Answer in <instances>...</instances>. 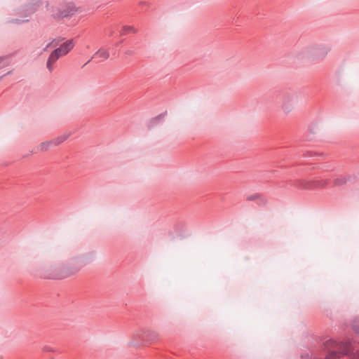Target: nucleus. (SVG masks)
<instances>
[{
	"instance_id": "1",
	"label": "nucleus",
	"mask_w": 359,
	"mask_h": 359,
	"mask_svg": "<svg viewBox=\"0 0 359 359\" xmlns=\"http://www.w3.org/2000/svg\"><path fill=\"white\" fill-rule=\"evenodd\" d=\"M74 46L73 40H68L63 43L59 48L53 50L50 55L46 67L50 72L53 69V64L62 56L67 55Z\"/></svg>"
},
{
	"instance_id": "2",
	"label": "nucleus",
	"mask_w": 359,
	"mask_h": 359,
	"mask_svg": "<svg viewBox=\"0 0 359 359\" xmlns=\"http://www.w3.org/2000/svg\"><path fill=\"white\" fill-rule=\"evenodd\" d=\"M306 50L313 57L324 58L327 55L330 48L326 46H310Z\"/></svg>"
},
{
	"instance_id": "3",
	"label": "nucleus",
	"mask_w": 359,
	"mask_h": 359,
	"mask_svg": "<svg viewBox=\"0 0 359 359\" xmlns=\"http://www.w3.org/2000/svg\"><path fill=\"white\" fill-rule=\"evenodd\" d=\"M325 346L329 351V353L326 356V359H335L337 357L336 350H341L342 344L330 339L325 343Z\"/></svg>"
},
{
	"instance_id": "4",
	"label": "nucleus",
	"mask_w": 359,
	"mask_h": 359,
	"mask_svg": "<svg viewBox=\"0 0 359 359\" xmlns=\"http://www.w3.org/2000/svg\"><path fill=\"white\" fill-rule=\"evenodd\" d=\"M294 99L292 96L285 97L282 101L281 109L285 114L290 113L294 108Z\"/></svg>"
},
{
	"instance_id": "5",
	"label": "nucleus",
	"mask_w": 359,
	"mask_h": 359,
	"mask_svg": "<svg viewBox=\"0 0 359 359\" xmlns=\"http://www.w3.org/2000/svg\"><path fill=\"white\" fill-rule=\"evenodd\" d=\"M96 57H98L102 60H107L109 57V53L106 49L100 48L94 54L91 59H93Z\"/></svg>"
},
{
	"instance_id": "6",
	"label": "nucleus",
	"mask_w": 359,
	"mask_h": 359,
	"mask_svg": "<svg viewBox=\"0 0 359 359\" xmlns=\"http://www.w3.org/2000/svg\"><path fill=\"white\" fill-rule=\"evenodd\" d=\"M53 144L51 140L50 141H47V142H43L41 143L40 145H39V149L43 151H47L48 150L50 147H53Z\"/></svg>"
},
{
	"instance_id": "7",
	"label": "nucleus",
	"mask_w": 359,
	"mask_h": 359,
	"mask_svg": "<svg viewBox=\"0 0 359 359\" xmlns=\"http://www.w3.org/2000/svg\"><path fill=\"white\" fill-rule=\"evenodd\" d=\"M67 138V137L66 135H62V136L58 137L54 140H52L51 141L54 146H57V145L62 143L63 142H65Z\"/></svg>"
},
{
	"instance_id": "8",
	"label": "nucleus",
	"mask_w": 359,
	"mask_h": 359,
	"mask_svg": "<svg viewBox=\"0 0 359 359\" xmlns=\"http://www.w3.org/2000/svg\"><path fill=\"white\" fill-rule=\"evenodd\" d=\"M136 30L131 26H123L121 31V34L124 35L129 32H135Z\"/></svg>"
},
{
	"instance_id": "9",
	"label": "nucleus",
	"mask_w": 359,
	"mask_h": 359,
	"mask_svg": "<svg viewBox=\"0 0 359 359\" xmlns=\"http://www.w3.org/2000/svg\"><path fill=\"white\" fill-rule=\"evenodd\" d=\"M50 46H53V47H55V41H52L51 43H48V44L46 46V47L45 50L48 49V48L49 47H50Z\"/></svg>"
},
{
	"instance_id": "10",
	"label": "nucleus",
	"mask_w": 359,
	"mask_h": 359,
	"mask_svg": "<svg viewBox=\"0 0 359 359\" xmlns=\"http://www.w3.org/2000/svg\"><path fill=\"white\" fill-rule=\"evenodd\" d=\"M353 359H359V351L353 355Z\"/></svg>"
},
{
	"instance_id": "11",
	"label": "nucleus",
	"mask_w": 359,
	"mask_h": 359,
	"mask_svg": "<svg viewBox=\"0 0 359 359\" xmlns=\"http://www.w3.org/2000/svg\"><path fill=\"white\" fill-rule=\"evenodd\" d=\"M354 328H355V331H356V332H359V326H358V327H357V325H354Z\"/></svg>"
},
{
	"instance_id": "12",
	"label": "nucleus",
	"mask_w": 359,
	"mask_h": 359,
	"mask_svg": "<svg viewBox=\"0 0 359 359\" xmlns=\"http://www.w3.org/2000/svg\"><path fill=\"white\" fill-rule=\"evenodd\" d=\"M335 184H337V185H338V184H340V183H339V180H336V181H335Z\"/></svg>"
},
{
	"instance_id": "13",
	"label": "nucleus",
	"mask_w": 359,
	"mask_h": 359,
	"mask_svg": "<svg viewBox=\"0 0 359 359\" xmlns=\"http://www.w3.org/2000/svg\"><path fill=\"white\" fill-rule=\"evenodd\" d=\"M250 200L255 199V197L249 198Z\"/></svg>"
},
{
	"instance_id": "14",
	"label": "nucleus",
	"mask_w": 359,
	"mask_h": 359,
	"mask_svg": "<svg viewBox=\"0 0 359 359\" xmlns=\"http://www.w3.org/2000/svg\"><path fill=\"white\" fill-rule=\"evenodd\" d=\"M250 200L255 199V197L249 198Z\"/></svg>"
},
{
	"instance_id": "15",
	"label": "nucleus",
	"mask_w": 359,
	"mask_h": 359,
	"mask_svg": "<svg viewBox=\"0 0 359 359\" xmlns=\"http://www.w3.org/2000/svg\"><path fill=\"white\" fill-rule=\"evenodd\" d=\"M4 61V59L3 58H0V62H2Z\"/></svg>"
}]
</instances>
